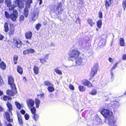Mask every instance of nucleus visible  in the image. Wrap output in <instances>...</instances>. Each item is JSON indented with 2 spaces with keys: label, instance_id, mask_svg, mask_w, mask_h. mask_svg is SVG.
Returning a JSON list of instances; mask_svg holds the SVG:
<instances>
[{
  "label": "nucleus",
  "instance_id": "1",
  "mask_svg": "<svg viewBox=\"0 0 126 126\" xmlns=\"http://www.w3.org/2000/svg\"><path fill=\"white\" fill-rule=\"evenodd\" d=\"M80 52L78 49H73L71 50L68 53V56L70 60L73 61L71 58L74 59L76 65H80L82 63L83 58L79 57L80 54Z\"/></svg>",
  "mask_w": 126,
  "mask_h": 126
},
{
  "label": "nucleus",
  "instance_id": "2",
  "mask_svg": "<svg viewBox=\"0 0 126 126\" xmlns=\"http://www.w3.org/2000/svg\"><path fill=\"white\" fill-rule=\"evenodd\" d=\"M101 113L104 117L107 118H110L112 115V112L108 109H103Z\"/></svg>",
  "mask_w": 126,
  "mask_h": 126
},
{
  "label": "nucleus",
  "instance_id": "3",
  "mask_svg": "<svg viewBox=\"0 0 126 126\" xmlns=\"http://www.w3.org/2000/svg\"><path fill=\"white\" fill-rule=\"evenodd\" d=\"M63 9L62 8V3L59 2L57 4L56 9L54 10V12L58 15L61 14L62 13Z\"/></svg>",
  "mask_w": 126,
  "mask_h": 126
},
{
  "label": "nucleus",
  "instance_id": "4",
  "mask_svg": "<svg viewBox=\"0 0 126 126\" xmlns=\"http://www.w3.org/2000/svg\"><path fill=\"white\" fill-rule=\"evenodd\" d=\"M14 79L13 77L11 76L8 77V83L9 85H10L11 89H12L15 90L16 89L15 85L14 83Z\"/></svg>",
  "mask_w": 126,
  "mask_h": 126
},
{
  "label": "nucleus",
  "instance_id": "5",
  "mask_svg": "<svg viewBox=\"0 0 126 126\" xmlns=\"http://www.w3.org/2000/svg\"><path fill=\"white\" fill-rule=\"evenodd\" d=\"M18 15L17 11L16 10H14L13 13L10 14V18L13 21L16 20V18L18 17Z\"/></svg>",
  "mask_w": 126,
  "mask_h": 126
},
{
  "label": "nucleus",
  "instance_id": "6",
  "mask_svg": "<svg viewBox=\"0 0 126 126\" xmlns=\"http://www.w3.org/2000/svg\"><path fill=\"white\" fill-rule=\"evenodd\" d=\"M108 119V124L109 126H117L115 124V121L113 117L109 118Z\"/></svg>",
  "mask_w": 126,
  "mask_h": 126
},
{
  "label": "nucleus",
  "instance_id": "7",
  "mask_svg": "<svg viewBox=\"0 0 126 126\" xmlns=\"http://www.w3.org/2000/svg\"><path fill=\"white\" fill-rule=\"evenodd\" d=\"M97 69L96 67L95 66L93 67L90 74V77L91 78L89 79L90 80H91L92 77H94L95 75L97 74Z\"/></svg>",
  "mask_w": 126,
  "mask_h": 126
},
{
  "label": "nucleus",
  "instance_id": "8",
  "mask_svg": "<svg viewBox=\"0 0 126 126\" xmlns=\"http://www.w3.org/2000/svg\"><path fill=\"white\" fill-rule=\"evenodd\" d=\"M39 12V10L38 8L34 10L33 14L32 16V19L33 20H35L37 18Z\"/></svg>",
  "mask_w": 126,
  "mask_h": 126
},
{
  "label": "nucleus",
  "instance_id": "9",
  "mask_svg": "<svg viewBox=\"0 0 126 126\" xmlns=\"http://www.w3.org/2000/svg\"><path fill=\"white\" fill-rule=\"evenodd\" d=\"M13 43L14 45L18 48H20L21 46V42L19 40L14 39Z\"/></svg>",
  "mask_w": 126,
  "mask_h": 126
},
{
  "label": "nucleus",
  "instance_id": "10",
  "mask_svg": "<svg viewBox=\"0 0 126 126\" xmlns=\"http://www.w3.org/2000/svg\"><path fill=\"white\" fill-rule=\"evenodd\" d=\"M12 91L8 90L7 91V94L9 96H13L17 93L16 89L15 90L12 89Z\"/></svg>",
  "mask_w": 126,
  "mask_h": 126
},
{
  "label": "nucleus",
  "instance_id": "11",
  "mask_svg": "<svg viewBox=\"0 0 126 126\" xmlns=\"http://www.w3.org/2000/svg\"><path fill=\"white\" fill-rule=\"evenodd\" d=\"M82 84L85 86H86L88 88H90L93 87L92 84L87 80L86 79L82 82Z\"/></svg>",
  "mask_w": 126,
  "mask_h": 126
},
{
  "label": "nucleus",
  "instance_id": "12",
  "mask_svg": "<svg viewBox=\"0 0 126 126\" xmlns=\"http://www.w3.org/2000/svg\"><path fill=\"white\" fill-rule=\"evenodd\" d=\"M26 102L28 107L30 108L31 107H32L33 106L34 103V101L31 99H29L27 100Z\"/></svg>",
  "mask_w": 126,
  "mask_h": 126
},
{
  "label": "nucleus",
  "instance_id": "13",
  "mask_svg": "<svg viewBox=\"0 0 126 126\" xmlns=\"http://www.w3.org/2000/svg\"><path fill=\"white\" fill-rule=\"evenodd\" d=\"M48 85L49 86L48 87V90L50 92H52L54 90V88L53 87V85L49 82H48Z\"/></svg>",
  "mask_w": 126,
  "mask_h": 126
},
{
  "label": "nucleus",
  "instance_id": "14",
  "mask_svg": "<svg viewBox=\"0 0 126 126\" xmlns=\"http://www.w3.org/2000/svg\"><path fill=\"white\" fill-rule=\"evenodd\" d=\"M87 21L91 27H93L95 24V22H94L93 20L91 18H88L87 20Z\"/></svg>",
  "mask_w": 126,
  "mask_h": 126
},
{
  "label": "nucleus",
  "instance_id": "15",
  "mask_svg": "<svg viewBox=\"0 0 126 126\" xmlns=\"http://www.w3.org/2000/svg\"><path fill=\"white\" fill-rule=\"evenodd\" d=\"M17 116L19 124L21 126H22L23 125V122L21 115L19 113H17Z\"/></svg>",
  "mask_w": 126,
  "mask_h": 126
},
{
  "label": "nucleus",
  "instance_id": "16",
  "mask_svg": "<svg viewBox=\"0 0 126 126\" xmlns=\"http://www.w3.org/2000/svg\"><path fill=\"white\" fill-rule=\"evenodd\" d=\"M5 117L8 122H11L12 121V119L10 118V117L9 114L7 112L5 113Z\"/></svg>",
  "mask_w": 126,
  "mask_h": 126
},
{
  "label": "nucleus",
  "instance_id": "17",
  "mask_svg": "<svg viewBox=\"0 0 126 126\" xmlns=\"http://www.w3.org/2000/svg\"><path fill=\"white\" fill-rule=\"evenodd\" d=\"M32 36V33L31 32H28L25 33L26 38L28 39H30Z\"/></svg>",
  "mask_w": 126,
  "mask_h": 126
},
{
  "label": "nucleus",
  "instance_id": "18",
  "mask_svg": "<svg viewBox=\"0 0 126 126\" xmlns=\"http://www.w3.org/2000/svg\"><path fill=\"white\" fill-rule=\"evenodd\" d=\"M120 46L123 47L125 46V43L124 39L122 38H121L119 39Z\"/></svg>",
  "mask_w": 126,
  "mask_h": 126
},
{
  "label": "nucleus",
  "instance_id": "19",
  "mask_svg": "<svg viewBox=\"0 0 126 126\" xmlns=\"http://www.w3.org/2000/svg\"><path fill=\"white\" fill-rule=\"evenodd\" d=\"M6 105L8 108L9 109L10 112L9 113L11 112V111L12 110H13L11 104L10 103L8 102L6 104Z\"/></svg>",
  "mask_w": 126,
  "mask_h": 126
},
{
  "label": "nucleus",
  "instance_id": "20",
  "mask_svg": "<svg viewBox=\"0 0 126 126\" xmlns=\"http://www.w3.org/2000/svg\"><path fill=\"white\" fill-rule=\"evenodd\" d=\"M29 9L27 8H25L24 11V14L25 17H27L28 15Z\"/></svg>",
  "mask_w": 126,
  "mask_h": 126
},
{
  "label": "nucleus",
  "instance_id": "21",
  "mask_svg": "<svg viewBox=\"0 0 126 126\" xmlns=\"http://www.w3.org/2000/svg\"><path fill=\"white\" fill-rule=\"evenodd\" d=\"M26 8H30V7L31 3H32V0H27L26 2Z\"/></svg>",
  "mask_w": 126,
  "mask_h": 126
},
{
  "label": "nucleus",
  "instance_id": "22",
  "mask_svg": "<svg viewBox=\"0 0 126 126\" xmlns=\"http://www.w3.org/2000/svg\"><path fill=\"white\" fill-rule=\"evenodd\" d=\"M78 89L80 92H83L85 91L86 88L84 86L79 85L78 86Z\"/></svg>",
  "mask_w": 126,
  "mask_h": 126
},
{
  "label": "nucleus",
  "instance_id": "23",
  "mask_svg": "<svg viewBox=\"0 0 126 126\" xmlns=\"http://www.w3.org/2000/svg\"><path fill=\"white\" fill-rule=\"evenodd\" d=\"M102 24V21L101 20H99L97 22V26L99 28H101Z\"/></svg>",
  "mask_w": 126,
  "mask_h": 126
},
{
  "label": "nucleus",
  "instance_id": "24",
  "mask_svg": "<svg viewBox=\"0 0 126 126\" xmlns=\"http://www.w3.org/2000/svg\"><path fill=\"white\" fill-rule=\"evenodd\" d=\"M95 122L96 124L98 125H99L102 122V120L100 118L97 117L95 120Z\"/></svg>",
  "mask_w": 126,
  "mask_h": 126
},
{
  "label": "nucleus",
  "instance_id": "25",
  "mask_svg": "<svg viewBox=\"0 0 126 126\" xmlns=\"http://www.w3.org/2000/svg\"><path fill=\"white\" fill-rule=\"evenodd\" d=\"M97 93V90L96 89H93L92 91L89 92V93L90 94L94 95H96Z\"/></svg>",
  "mask_w": 126,
  "mask_h": 126
},
{
  "label": "nucleus",
  "instance_id": "26",
  "mask_svg": "<svg viewBox=\"0 0 126 126\" xmlns=\"http://www.w3.org/2000/svg\"><path fill=\"white\" fill-rule=\"evenodd\" d=\"M0 67L3 69L4 70L6 69V65L3 62H2L0 64Z\"/></svg>",
  "mask_w": 126,
  "mask_h": 126
},
{
  "label": "nucleus",
  "instance_id": "27",
  "mask_svg": "<svg viewBox=\"0 0 126 126\" xmlns=\"http://www.w3.org/2000/svg\"><path fill=\"white\" fill-rule=\"evenodd\" d=\"M15 103L17 109L19 110H20L22 107V105H21L19 102L17 101L15 102Z\"/></svg>",
  "mask_w": 126,
  "mask_h": 126
},
{
  "label": "nucleus",
  "instance_id": "28",
  "mask_svg": "<svg viewBox=\"0 0 126 126\" xmlns=\"http://www.w3.org/2000/svg\"><path fill=\"white\" fill-rule=\"evenodd\" d=\"M33 70L34 73L35 74H37L38 73L39 69L38 68L37 66H34V67Z\"/></svg>",
  "mask_w": 126,
  "mask_h": 126
},
{
  "label": "nucleus",
  "instance_id": "29",
  "mask_svg": "<svg viewBox=\"0 0 126 126\" xmlns=\"http://www.w3.org/2000/svg\"><path fill=\"white\" fill-rule=\"evenodd\" d=\"M105 5L106 9H109L110 5L109 2L107 0H105Z\"/></svg>",
  "mask_w": 126,
  "mask_h": 126
},
{
  "label": "nucleus",
  "instance_id": "30",
  "mask_svg": "<svg viewBox=\"0 0 126 126\" xmlns=\"http://www.w3.org/2000/svg\"><path fill=\"white\" fill-rule=\"evenodd\" d=\"M5 3L8 7H10L12 5L11 0H6Z\"/></svg>",
  "mask_w": 126,
  "mask_h": 126
},
{
  "label": "nucleus",
  "instance_id": "31",
  "mask_svg": "<svg viewBox=\"0 0 126 126\" xmlns=\"http://www.w3.org/2000/svg\"><path fill=\"white\" fill-rule=\"evenodd\" d=\"M17 71L20 74H21L23 73L22 68L19 66H18L17 67Z\"/></svg>",
  "mask_w": 126,
  "mask_h": 126
},
{
  "label": "nucleus",
  "instance_id": "32",
  "mask_svg": "<svg viewBox=\"0 0 126 126\" xmlns=\"http://www.w3.org/2000/svg\"><path fill=\"white\" fill-rule=\"evenodd\" d=\"M35 103L36 108H38L40 103V100L38 98H36L35 100Z\"/></svg>",
  "mask_w": 126,
  "mask_h": 126
},
{
  "label": "nucleus",
  "instance_id": "33",
  "mask_svg": "<svg viewBox=\"0 0 126 126\" xmlns=\"http://www.w3.org/2000/svg\"><path fill=\"white\" fill-rule=\"evenodd\" d=\"M4 28H5V32H7L9 31V28L8 23H5L4 25Z\"/></svg>",
  "mask_w": 126,
  "mask_h": 126
},
{
  "label": "nucleus",
  "instance_id": "34",
  "mask_svg": "<svg viewBox=\"0 0 126 126\" xmlns=\"http://www.w3.org/2000/svg\"><path fill=\"white\" fill-rule=\"evenodd\" d=\"M18 59V57L17 56L15 55L14 56L13 58V61L15 64H16L17 63Z\"/></svg>",
  "mask_w": 126,
  "mask_h": 126
},
{
  "label": "nucleus",
  "instance_id": "35",
  "mask_svg": "<svg viewBox=\"0 0 126 126\" xmlns=\"http://www.w3.org/2000/svg\"><path fill=\"white\" fill-rule=\"evenodd\" d=\"M11 99V97L6 95H4L3 98V100L5 101L10 100Z\"/></svg>",
  "mask_w": 126,
  "mask_h": 126
},
{
  "label": "nucleus",
  "instance_id": "36",
  "mask_svg": "<svg viewBox=\"0 0 126 126\" xmlns=\"http://www.w3.org/2000/svg\"><path fill=\"white\" fill-rule=\"evenodd\" d=\"M118 62L116 63L113 65L111 69V71H112L114 69L116 68L117 67V65L118 64Z\"/></svg>",
  "mask_w": 126,
  "mask_h": 126
},
{
  "label": "nucleus",
  "instance_id": "37",
  "mask_svg": "<svg viewBox=\"0 0 126 126\" xmlns=\"http://www.w3.org/2000/svg\"><path fill=\"white\" fill-rule=\"evenodd\" d=\"M5 17L7 18L8 19L10 18V15H9V14L7 11H5Z\"/></svg>",
  "mask_w": 126,
  "mask_h": 126
},
{
  "label": "nucleus",
  "instance_id": "38",
  "mask_svg": "<svg viewBox=\"0 0 126 126\" xmlns=\"http://www.w3.org/2000/svg\"><path fill=\"white\" fill-rule=\"evenodd\" d=\"M122 5L123 7L124 8V10H125V8L126 7V0L123 1Z\"/></svg>",
  "mask_w": 126,
  "mask_h": 126
},
{
  "label": "nucleus",
  "instance_id": "39",
  "mask_svg": "<svg viewBox=\"0 0 126 126\" xmlns=\"http://www.w3.org/2000/svg\"><path fill=\"white\" fill-rule=\"evenodd\" d=\"M55 72L57 73L59 75H62V71L60 70L57 69H55L54 70Z\"/></svg>",
  "mask_w": 126,
  "mask_h": 126
},
{
  "label": "nucleus",
  "instance_id": "40",
  "mask_svg": "<svg viewBox=\"0 0 126 126\" xmlns=\"http://www.w3.org/2000/svg\"><path fill=\"white\" fill-rule=\"evenodd\" d=\"M18 7L20 9L23 8L24 7V4L22 2H21L20 3L19 5L18 6Z\"/></svg>",
  "mask_w": 126,
  "mask_h": 126
},
{
  "label": "nucleus",
  "instance_id": "41",
  "mask_svg": "<svg viewBox=\"0 0 126 126\" xmlns=\"http://www.w3.org/2000/svg\"><path fill=\"white\" fill-rule=\"evenodd\" d=\"M33 116L34 119L35 121L38 120L39 117L38 115L36 114H34Z\"/></svg>",
  "mask_w": 126,
  "mask_h": 126
},
{
  "label": "nucleus",
  "instance_id": "42",
  "mask_svg": "<svg viewBox=\"0 0 126 126\" xmlns=\"http://www.w3.org/2000/svg\"><path fill=\"white\" fill-rule=\"evenodd\" d=\"M19 21L22 22L23 21L24 19V17L23 15H21L19 17Z\"/></svg>",
  "mask_w": 126,
  "mask_h": 126
},
{
  "label": "nucleus",
  "instance_id": "43",
  "mask_svg": "<svg viewBox=\"0 0 126 126\" xmlns=\"http://www.w3.org/2000/svg\"><path fill=\"white\" fill-rule=\"evenodd\" d=\"M21 2L19 0H16L15 1V5L16 6H16H18Z\"/></svg>",
  "mask_w": 126,
  "mask_h": 126
},
{
  "label": "nucleus",
  "instance_id": "44",
  "mask_svg": "<svg viewBox=\"0 0 126 126\" xmlns=\"http://www.w3.org/2000/svg\"><path fill=\"white\" fill-rule=\"evenodd\" d=\"M16 6L15 5H11V6L9 7V10L10 11H13L14 10V9L15 8V7H16Z\"/></svg>",
  "mask_w": 126,
  "mask_h": 126
},
{
  "label": "nucleus",
  "instance_id": "45",
  "mask_svg": "<svg viewBox=\"0 0 126 126\" xmlns=\"http://www.w3.org/2000/svg\"><path fill=\"white\" fill-rule=\"evenodd\" d=\"M41 26V25L40 23H38L37 24L35 28L37 30H38L40 28Z\"/></svg>",
  "mask_w": 126,
  "mask_h": 126
},
{
  "label": "nucleus",
  "instance_id": "46",
  "mask_svg": "<svg viewBox=\"0 0 126 126\" xmlns=\"http://www.w3.org/2000/svg\"><path fill=\"white\" fill-rule=\"evenodd\" d=\"M69 87L70 89L73 90L74 89V86L72 84H70L69 85Z\"/></svg>",
  "mask_w": 126,
  "mask_h": 126
},
{
  "label": "nucleus",
  "instance_id": "47",
  "mask_svg": "<svg viewBox=\"0 0 126 126\" xmlns=\"http://www.w3.org/2000/svg\"><path fill=\"white\" fill-rule=\"evenodd\" d=\"M29 50V53H32L34 52H35V50L34 49L32 48H30L28 49Z\"/></svg>",
  "mask_w": 126,
  "mask_h": 126
},
{
  "label": "nucleus",
  "instance_id": "48",
  "mask_svg": "<svg viewBox=\"0 0 126 126\" xmlns=\"http://www.w3.org/2000/svg\"><path fill=\"white\" fill-rule=\"evenodd\" d=\"M29 49H27L26 50H24L23 51V53L24 55L29 54Z\"/></svg>",
  "mask_w": 126,
  "mask_h": 126
},
{
  "label": "nucleus",
  "instance_id": "49",
  "mask_svg": "<svg viewBox=\"0 0 126 126\" xmlns=\"http://www.w3.org/2000/svg\"><path fill=\"white\" fill-rule=\"evenodd\" d=\"M31 110L32 113L33 114H35V111H36V109L34 107L33 108H31Z\"/></svg>",
  "mask_w": 126,
  "mask_h": 126
},
{
  "label": "nucleus",
  "instance_id": "50",
  "mask_svg": "<svg viewBox=\"0 0 126 126\" xmlns=\"http://www.w3.org/2000/svg\"><path fill=\"white\" fill-rule=\"evenodd\" d=\"M44 93L42 94H41L40 95H37L38 98H41L42 99H43L44 98Z\"/></svg>",
  "mask_w": 126,
  "mask_h": 126
},
{
  "label": "nucleus",
  "instance_id": "51",
  "mask_svg": "<svg viewBox=\"0 0 126 126\" xmlns=\"http://www.w3.org/2000/svg\"><path fill=\"white\" fill-rule=\"evenodd\" d=\"M99 17L100 18H102V14L101 11H99L98 12Z\"/></svg>",
  "mask_w": 126,
  "mask_h": 126
},
{
  "label": "nucleus",
  "instance_id": "52",
  "mask_svg": "<svg viewBox=\"0 0 126 126\" xmlns=\"http://www.w3.org/2000/svg\"><path fill=\"white\" fill-rule=\"evenodd\" d=\"M25 117L26 120H28L29 119V116L27 113H26L25 115Z\"/></svg>",
  "mask_w": 126,
  "mask_h": 126
},
{
  "label": "nucleus",
  "instance_id": "53",
  "mask_svg": "<svg viewBox=\"0 0 126 126\" xmlns=\"http://www.w3.org/2000/svg\"><path fill=\"white\" fill-rule=\"evenodd\" d=\"M75 22L76 23H78L79 24H80V20L79 18H78L77 20Z\"/></svg>",
  "mask_w": 126,
  "mask_h": 126
},
{
  "label": "nucleus",
  "instance_id": "54",
  "mask_svg": "<svg viewBox=\"0 0 126 126\" xmlns=\"http://www.w3.org/2000/svg\"><path fill=\"white\" fill-rule=\"evenodd\" d=\"M122 59L125 60H126V54H125L123 55L122 57Z\"/></svg>",
  "mask_w": 126,
  "mask_h": 126
},
{
  "label": "nucleus",
  "instance_id": "55",
  "mask_svg": "<svg viewBox=\"0 0 126 126\" xmlns=\"http://www.w3.org/2000/svg\"><path fill=\"white\" fill-rule=\"evenodd\" d=\"M40 60L41 62L42 63H44L46 62V61L45 60H43L42 59H40Z\"/></svg>",
  "mask_w": 126,
  "mask_h": 126
},
{
  "label": "nucleus",
  "instance_id": "56",
  "mask_svg": "<svg viewBox=\"0 0 126 126\" xmlns=\"http://www.w3.org/2000/svg\"><path fill=\"white\" fill-rule=\"evenodd\" d=\"M20 112L21 114H24L25 113V111L23 110H20Z\"/></svg>",
  "mask_w": 126,
  "mask_h": 126
},
{
  "label": "nucleus",
  "instance_id": "57",
  "mask_svg": "<svg viewBox=\"0 0 126 126\" xmlns=\"http://www.w3.org/2000/svg\"><path fill=\"white\" fill-rule=\"evenodd\" d=\"M4 38V36L1 34H0V40H2Z\"/></svg>",
  "mask_w": 126,
  "mask_h": 126
},
{
  "label": "nucleus",
  "instance_id": "58",
  "mask_svg": "<svg viewBox=\"0 0 126 126\" xmlns=\"http://www.w3.org/2000/svg\"><path fill=\"white\" fill-rule=\"evenodd\" d=\"M113 59L110 57H109V61L110 62H111L112 61H113Z\"/></svg>",
  "mask_w": 126,
  "mask_h": 126
},
{
  "label": "nucleus",
  "instance_id": "59",
  "mask_svg": "<svg viewBox=\"0 0 126 126\" xmlns=\"http://www.w3.org/2000/svg\"><path fill=\"white\" fill-rule=\"evenodd\" d=\"M3 108L1 106H0V112L2 111H3Z\"/></svg>",
  "mask_w": 126,
  "mask_h": 126
},
{
  "label": "nucleus",
  "instance_id": "60",
  "mask_svg": "<svg viewBox=\"0 0 126 126\" xmlns=\"http://www.w3.org/2000/svg\"><path fill=\"white\" fill-rule=\"evenodd\" d=\"M110 73H111V78H112V77H114L113 74V73L112 72V71H111Z\"/></svg>",
  "mask_w": 126,
  "mask_h": 126
},
{
  "label": "nucleus",
  "instance_id": "61",
  "mask_svg": "<svg viewBox=\"0 0 126 126\" xmlns=\"http://www.w3.org/2000/svg\"><path fill=\"white\" fill-rule=\"evenodd\" d=\"M3 94V92L2 91L0 90V96L2 95Z\"/></svg>",
  "mask_w": 126,
  "mask_h": 126
},
{
  "label": "nucleus",
  "instance_id": "62",
  "mask_svg": "<svg viewBox=\"0 0 126 126\" xmlns=\"http://www.w3.org/2000/svg\"><path fill=\"white\" fill-rule=\"evenodd\" d=\"M38 1H40V2L39 3V4L40 5L41 4H42V0H38Z\"/></svg>",
  "mask_w": 126,
  "mask_h": 126
},
{
  "label": "nucleus",
  "instance_id": "63",
  "mask_svg": "<svg viewBox=\"0 0 126 126\" xmlns=\"http://www.w3.org/2000/svg\"><path fill=\"white\" fill-rule=\"evenodd\" d=\"M4 0H0V3H1L3 2Z\"/></svg>",
  "mask_w": 126,
  "mask_h": 126
},
{
  "label": "nucleus",
  "instance_id": "64",
  "mask_svg": "<svg viewBox=\"0 0 126 126\" xmlns=\"http://www.w3.org/2000/svg\"><path fill=\"white\" fill-rule=\"evenodd\" d=\"M7 126H12V125L10 123H8L7 125Z\"/></svg>",
  "mask_w": 126,
  "mask_h": 126
}]
</instances>
